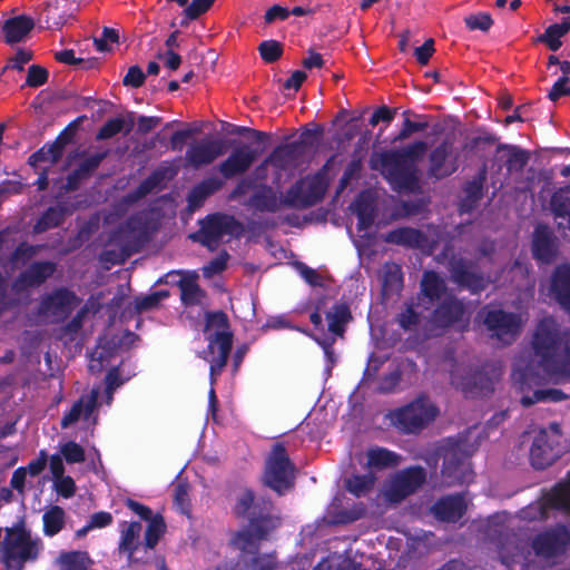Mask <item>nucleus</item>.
Masks as SVG:
<instances>
[{"mask_svg": "<svg viewBox=\"0 0 570 570\" xmlns=\"http://www.w3.org/2000/svg\"><path fill=\"white\" fill-rule=\"evenodd\" d=\"M533 356L521 355L512 380L521 393L543 384L570 377V337L560 333L557 322L547 317L537 326L532 341Z\"/></svg>", "mask_w": 570, "mask_h": 570, "instance_id": "f257e3e1", "label": "nucleus"}, {"mask_svg": "<svg viewBox=\"0 0 570 570\" xmlns=\"http://www.w3.org/2000/svg\"><path fill=\"white\" fill-rule=\"evenodd\" d=\"M424 141H416L400 151L387 153L383 156V174L395 190L413 191L417 187L416 171L406 166V163H415L426 151Z\"/></svg>", "mask_w": 570, "mask_h": 570, "instance_id": "f03ea898", "label": "nucleus"}, {"mask_svg": "<svg viewBox=\"0 0 570 570\" xmlns=\"http://www.w3.org/2000/svg\"><path fill=\"white\" fill-rule=\"evenodd\" d=\"M42 550L41 539L24 528H7L0 547V560L7 570H21L27 561L36 560Z\"/></svg>", "mask_w": 570, "mask_h": 570, "instance_id": "7ed1b4c3", "label": "nucleus"}, {"mask_svg": "<svg viewBox=\"0 0 570 570\" xmlns=\"http://www.w3.org/2000/svg\"><path fill=\"white\" fill-rule=\"evenodd\" d=\"M205 335L208 341V352L205 358L210 364L213 383L216 373H219L226 365L232 347V333L224 313H213L207 316Z\"/></svg>", "mask_w": 570, "mask_h": 570, "instance_id": "20e7f679", "label": "nucleus"}, {"mask_svg": "<svg viewBox=\"0 0 570 570\" xmlns=\"http://www.w3.org/2000/svg\"><path fill=\"white\" fill-rule=\"evenodd\" d=\"M421 285L424 296L430 298V301H442L433 315L435 324L444 327L464 320L466 314L465 306L446 293L443 279L434 272H425Z\"/></svg>", "mask_w": 570, "mask_h": 570, "instance_id": "39448f33", "label": "nucleus"}, {"mask_svg": "<svg viewBox=\"0 0 570 570\" xmlns=\"http://www.w3.org/2000/svg\"><path fill=\"white\" fill-rule=\"evenodd\" d=\"M471 432L459 440H448L444 448L443 476L448 485L454 483H468L472 479V470L468 458L475 451L476 444L469 443Z\"/></svg>", "mask_w": 570, "mask_h": 570, "instance_id": "423d86ee", "label": "nucleus"}, {"mask_svg": "<svg viewBox=\"0 0 570 570\" xmlns=\"http://www.w3.org/2000/svg\"><path fill=\"white\" fill-rule=\"evenodd\" d=\"M263 480L267 487L278 494H283L293 488L295 468L282 445L276 444L272 449L266 460Z\"/></svg>", "mask_w": 570, "mask_h": 570, "instance_id": "0eeeda50", "label": "nucleus"}, {"mask_svg": "<svg viewBox=\"0 0 570 570\" xmlns=\"http://www.w3.org/2000/svg\"><path fill=\"white\" fill-rule=\"evenodd\" d=\"M562 435L557 424L540 429L530 449V461L535 469L551 465L564 451L561 444Z\"/></svg>", "mask_w": 570, "mask_h": 570, "instance_id": "6e6552de", "label": "nucleus"}, {"mask_svg": "<svg viewBox=\"0 0 570 570\" xmlns=\"http://www.w3.org/2000/svg\"><path fill=\"white\" fill-rule=\"evenodd\" d=\"M438 413V409L428 399L420 397L411 404L393 411L390 419L400 430L413 433L432 422Z\"/></svg>", "mask_w": 570, "mask_h": 570, "instance_id": "1a4fd4ad", "label": "nucleus"}, {"mask_svg": "<svg viewBox=\"0 0 570 570\" xmlns=\"http://www.w3.org/2000/svg\"><path fill=\"white\" fill-rule=\"evenodd\" d=\"M269 510L271 503L264 502L263 507H261L255 502L252 491L243 490L238 493L235 512L249 520V528L244 532L267 533L268 530L275 529L279 524V520L271 517Z\"/></svg>", "mask_w": 570, "mask_h": 570, "instance_id": "9d476101", "label": "nucleus"}, {"mask_svg": "<svg viewBox=\"0 0 570 570\" xmlns=\"http://www.w3.org/2000/svg\"><path fill=\"white\" fill-rule=\"evenodd\" d=\"M141 531V524L136 521H124L119 524L118 551L126 556L129 566L145 563L149 560L145 542L140 540Z\"/></svg>", "mask_w": 570, "mask_h": 570, "instance_id": "9b49d317", "label": "nucleus"}, {"mask_svg": "<svg viewBox=\"0 0 570 570\" xmlns=\"http://www.w3.org/2000/svg\"><path fill=\"white\" fill-rule=\"evenodd\" d=\"M328 186V177L325 170L314 176H308L297 183L287 194L289 206L305 207L320 200Z\"/></svg>", "mask_w": 570, "mask_h": 570, "instance_id": "f8f14e48", "label": "nucleus"}, {"mask_svg": "<svg viewBox=\"0 0 570 570\" xmlns=\"http://www.w3.org/2000/svg\"><path fill=\"white\" fill-rule=\"evenodd\" d=\"M425 481L422 468H409L391 476L384 488V497L391 502H400L415 492Z\"/></svg>", "mask_w": 570, "mask_h": 570, "instance_id": "ddd939ff", "label": "nucleus"}, {"mask_svg": "<svg viewBox=\"0 0 570 570\" xmlns=\"http://www.w3.org/2000/svg\"><path fill=\"white\" fill-rule=\"evenodd\" d=\"M240 232L242 226L232 216L216 214L203 222L198 237L202 244L215 249L226 236H237Z\"/></svg>", "mask_w": 570, "mask_h": 570, "instance_id": "4468645a", "label": "nucleus"}, {"mask_svg": "<svg viewBox=\"0 0 570 570\" xmlns=\"http://www.w3.org/2000/svg\"><path fill=\"white\" fill-rule=\"evenodd\" d=\"M500 373L494 377H489L483 372H472L470 368L458 365L451 372V383L455 389L461 390L466 396H481L493 390L494 379L498 380Z\"/></svg>", "mask_w": 570, "mask_h": 570, "instance_id": "2eb2a0df", "label": "nucleus"}, {"mask_svg": "<svg viewBox=\"0 0 570 570\" xmlns=\"http://www.w3.org/2000/svg\"><path fill=\"white\" fill-rule=\"evenodd\" d=\"M78 303L79 301L73 293L67 289H58L42 299L39 316L43 322H61L77 307Z\"/></svg>", "mask_w": 570, "mask_h": 570, "instance_id": "dca6fc26", "label": "nucleus"}, {"mask_svg": "<svg viewBox=\"0 0 570 570\" xmlns=\"http://www.w3.org/2000/svg\"><path fill=\"white\" fill-rule=\"evenodd\" d=\"M484 324L503 343H510L519 332L523 318L521 314H505L498 309H485Z\"/></svg>", "mask_w": 570, "mask_h": 570, "instance_id": "f3484780", "label": "nucleus"}, {"mask_svg": "<svg viewBox=\"0 0 570 570\" xmlns=\"http://www.w3.org/2000/svg\"><path fill=\"white\" fill-rule=\"evenodd\" d=\"M570 544V532L566 527H558L538 535L533 549L538 557L550 559L562 554Z\"/></svg>", "mask_w": 570, "mask_h": 570, "instance_id": "a211bd4d", "label": "nucleus"}, {"mask_svg": "<svg viewBox=\"0 0 570 570\" xmlns=\"http://www.w3.org/2000/svg\"><path fill=\"white\" fill-rule=\"evenodd\" d=\"M257 158V151L247 144L234 148L229 156L219 164L218 170L226 179L247 171Z\"/></svg>", "mask_w": 570, "mask_h": 570, "instance_id": "6ab92c4d", "label": "nucleus"}, {"mask_svg": "<svg viewBox=\"0 0 570 570\" xmlns=\"http://www.w3.org/2000/svg\"><path fill=\"white\" fill-rule=\"evenodd\" d=\"M224 154L220 140H200L190 145L186 151L185 160L194 168L207 166Z\"/></svg>", "mask_w": 570, "mask_h": 570, "instance_id": "aec40b11", "label": "nucleus"}, {"mask_svg": "<svg viewBox=\"0 0 570 570\" xmlns=\"http://www.w3.org/2000/svg\"><path fill=\"white\" fill-rule=\"evenodd\" d=\"M99 389H94L89 395L82 396L62 417L61 424L68 428L79 420H83L88 424H95L96 417L92 416L97 405Z\"/></svg>", "mask_w": 570, "mask_h": 570, "instance_id": "412c9836", "label": "nucleus"}, {"mask_svg": "<svg viewBox=\"0 0 570 570\" xmlns=\"http://www.w3.org/2000/svg\"><path fill=\"white\" fill-rule=\"evenodd\" d=\"M456 169V157L453 155L452 146L448 142L435 148L431 154V173L441 178L451 175Z\"/></svg>", "mask_w": 570, "mask_h": 570, "instance_id": "4be33fe9", "label": "nucleus"}, {"mask_svg": "<svg viewBox=\"0 0 570 570\" xmlns=\"http://www.w3.org/2000/svg\"><path fill=\"white\" fill-rule=\"evenodd\" d=\"M466 500L463 495H452L441 499L435 503L432 511L441 521L455 522L466 510Z\"/></svg>", "mask_w": 570, "mask_h": 570, "instance_id": "5701e85b", "label": "nucleus"}, {"mask_svg": "<svg viewBox=\"0 0 570 570\" xmlns=\"http://www.w3.org/2000/svg\"><path fill=\"white\" fill-rule=\"evenodd\" d=\"M533 255L541 263H550L557 254L556 239L547 226L539 225L535 228L532 245Z\"/></svg>", "mask_w": 570, "mask_h": 570, "instance_id": "b1692460", "label": "nucleus"}, {"mask_svg": "<svg viewBox=\"0 0 570 570\" xmlns=\"http://www.w3.org/2000/svg\"><path fill=\"white\" fill-rule=\"evenodd\" d=\"M550 294L570 313V265L559 266L550 282Z\"/></svg>", "mask_w": 570, "mask_h": 570, "instance_id": "393cba45", "label": "nucleus"}, {"mask_svg": "<svg viewBox=\"0 0 570 570\" xmlns=\"http://www.w3.org/2000/svg\"><path fill=\"white\" fill-rule=\"evenodd\" d=\"M376 204L371 191H363L352 205V210L357 215L358 232H366L374 220Z\"/></svg>", "mask_w": 570, "mask_h": 570, "instance_id": "a878e982", "label": "nucleus"}, {"mask_svg": "<svg viewBox=\"0 0 570 570\" xmlns=\"http://www.w3.org/2000/svg\"><path fill=\"white\" fill-rule=\"evenodd\" d=\"M250 205L258 210L276 212L284 206H289L287 195L278 196L271 187L258 188L250 199Z\"/></svg>", "mask_w": 570, "mask_h": 570, "instance_id": "bb28decb", "label": "nucleus"}, {"mask_svg": "<svg viewBox=\"0 0 570 570\" xmlns=\"http://www.w3.org/2000/svg\"><path fill=\"white\" fill-rule=\"evenodd\" d=\"M45 22L49 29L61 28L71 17L68 0H50L43 11Z\"/></svg>", "mask_w": 570, "mask_h": 570, "instance_id": "cd10ccee", "label": "nucleus"}, {"mask_svg": "<svg viewBox=\"0 0 570 570\" xmlns=\"http://www.w3.org/2000/svg\"><path fill=\"white\" fill-rule=\"evenodd\" d=\"M364 460L361 463L370 470H382L399 465L401 462V458L396 453L383 448L367 450L364 454Z\"/></svg>", "mask_w": 570, "mask_h": 570, "instance_id": "c85d7f7f", "label": "nucleus"}, {"mask_svg": "<svg viewBox=\"0 0 570 570\" xmlns=\"http://www.w3.org/2000/svg\"><path fill=\"white\" fill-rule=\"evenodd\" d=\"M55 563L58 570H89L94 561L85 551H62Z\"/></svg>", "mask_w": 570, "mask_h": 570, "instance_id": "c756f323", "label": "nucleus"}, {"mask_svg": "<svg viewBox=\"0 0 570 570\" xmlns=\"http://www.w3.org/2000/svg\"><path fill=\"white\" fill-rule=\"evenodd\" d=\"M33 26V20L27 16H18L7 20L3 26L7 42L21 41L31 31Z\"/></svg>", "mask_w": 570, "mask_h": 570, "instance_id": "7c9ffc66", "label": "nucleus"}, {"mask_svg": "<svg viewBox=\"0 0 570 570\" xmlns=\"http://www.w3.org/2000/svg\"><path fill=\"white\" fill-rule=\"evenodd\" d=\"M294 149L289 146L275 149L272 155L256 169V176L263 178V171L273 168L275 170H285L288 164L294 159Z\"/></svg>", "mask_w": 570, "mask_h": 570, "instance_id": "2f4dec72", "label": "nucleus"}, {"mask_svg": "<svg viewBox=\"0 0 570 570\" xmlns=\"http://www.w3.org/2000/svg\"><path fill=\"white\" fill-rule=\"evenodd\" d=\"M452 277L455 283L468 286L472 292H478L484 287V279L474 275L472 266L460 262H451Z\"/></svg>", "mask_w": 570, "mask_h": 570, "instance_id": "473e14b6", "label": "nucleus"}, {"mask_svg": "<svg viewBox=\"0 0 570 570\" xmlns=\"http://www.w3.org/2000/svg\"><path fill=\"white\" fill-rule=\"evenodd\" d=\"M55 272V265L49 262L31 265L17 282L18 287L33 286L42 283Z\"/></svg>", "mask_w": 570, "mask_h": 570, "instance_id": "72a5a7b5", "label": "nucleus"}, {"mask_svg": "<svg viewBox=\"0 0 570 570\" xmlns=\"http://www.w3.org/2000/svg\"><path fill=\"white\" fill-rule=\"evenodd\" d=\"M223 187V180L218 177H209L193 188L188 196V203L191 208L198 207L213 193Z\"/></svg>", "mask_w": 570, "mask_h": 570, "instance_id": "f704fd0d", "label": "nucleus"}, {"mask_svg": "<svg viewBox=\"0 0 570 570\" xmlns=\"http://www.w3.org/2000/svg\"><path fill=\"white\" fill-rule=\"evenodd\" d=\"M544 505L570 511V473L566 482L558 484L544 500Z\"/></svg>", "mask_w": 570, "mask_h": 570, "instance_id": "c9c22d12", "label": "nucleus"}, {"mask_svg": "<svg viewBox=\"0 0 570 570\" xmlns=\"http://www.w3.org/2000/svg\"><path fill=\"white\" fill-rule=\"evenodd\" d=\"M43 533L53 537L59 533L66 523V512L58 505H52L42 515Z\"/></svg>", "mask_w": 570, "mask_h": 570, "instance_id": "e433bc0d", "label": "nucleus"}, {"mask_svg": "<svg viewBox=\"0 0 570 570\" xmlns=\"http://www.w3.org/2000/svg\"><path fill=\"white\" fill-rule=\"evenodd\" d=\"M385 240L389 243L406 245L411 247H424L425 238L416 229L399 228L387 234Z\"/></svg>", "mask_w": 570, "mask_h": 570, "instance_id": "4c0bfd02", "label": "nucleus"}, {"mask_svg": "<svg viewBox=\"0 0 570 570\" xmlns=\"http://www.w3.org/2000/svg\"><path fill=\"white\" fill-rule=\"evenodd\" d=\"M570 31V21L569 19H564L561 23H556L550 26L546 32L539 37V41L547 43V46L552 50L557 51L562 42L561 38L566 36Z\"/></svg>", "mask_w": 570, "mask_h": 570, "instance_id": "58836bf2", "label": "nucleus"}, {"mask_svg": "<svg viewBox=\"0 0 570 570\" xmlns=\"http://www.w3.org/2000/svg\"><path fill=\"white\" fill-rule=\"evenodd\" d=\"M350 318L348 307L344 304H336L327 313L328 330L336 336H341L344 331V325Z\"/></svg>", "mask_w": 570, "mask_h": 570, "instance_id": "ea45409f", "label": "nucleus"}, {"mask_svg": "<svg viewBox=\"0 0 570 570\" xmlns=\"http://www.w3.org/2000/svg\"><path fill=\"white\" fill-rule=\"evenodd\" d=\"M166 530V524L160 515H155L149 520L146 533H145V548L149 558L151 557V550L156 547L159 539L163 537Z\"/></svg>", "mask_w": 570, "mask_h": 570, "instance_id": "a19ab883", "label": "nucleus"}, {"mask_svg": "<svg viewBox=\"0 0 570 570\" xmlns=\"http://www.w3.org/2000/svg\"><path fill=\"white\" fill-rule=\"evenodd\" d=\"M570 193L569 188L560 189L552 196L551 207L557 217L567 218V227L570 229Z\"/></svg>", "mask_w": 570, "mask_h": 570, "instance_id": "79ce46f5", "label": "nucleus"}, {"mask_svg": "<svg viewBox=\"0 0 570 570\" xmlns=\"http://www.w3.org/2000/svg\"><path fill=\"white\" fill-rule=\"evenodd\" d=\"M196 275L185 276L180 281L181 298L186 304L200 302L203 293L196 283Z\"/></svg>", "mask_w": 570, "mask_h": 570, "instance_id": "37998d69", "label": "nucleus"}, {"mask_svg": "<svg viewBox=\"0 0 570 570\" xmlns=\"http://www.w3.org/2000/svg\"><path fill=\"white\" fill-rule=\"evenodd\" d=\"M374 484V476L353 475L346 481V489L356 497L365 494Z\"/></svg>", "mask_w": 570, "mask_h": 570, "instance_id": "c03bdc74", "label": "nucleus"}, {"mask_svg": "<svg viewBox=\"0 0 570 570\" xmlns=\"http://www.w3.org/2000/svg\"><path fill=\"white\" fill-rule=\"evenodd\" d=\"M562 397V393L558 390H537L533 392L532 396L523 394L521 397V403L523 406H530L538 402L560 401Z\"/></svg>", "mask_w": 570, "mask_h": 570, "instance_id": "a18cd8bd", "label": "nucleus"}, {"mask_svg": "<svg viewBox=\"0 0 570 570\" xmlns=\"http://www.w3.org/2000/svg\"><path fill=\"white\" fill-rule=\"evenodd\" d=\"M62 219V212L59 208L48 209L35 226L37 233L57 226Z\"/></svg>", "mask_w": 570, "mask_h": 570, "instance_id": "49530a36", "label": "nucleus"}, {"mask_svg": "<svg viewBox=\"0 0 570 570\" xmlns=\"http://www.w3.org/2000/svg\"><path fill=\"white\" fill-rule=\"evenodd\" d=\"M60 452L68 463H79L85 460L83 449L75 442L62 444Z\"/></svg>", "mask_w": 570, "mask_h": 570, "instance_id": "de8ad7c7", "label": "nucleus"}, {"mask_svg": "<svg viewBox=\"0 0 570 570\" xmlns=\"http://www.w3.org/2000/svg\"><path fill=\"white\" fill-rule=\"evenodd\" d=\"M464 21L469 29L482 31H487L493 23L490 14L484 12L470 14L464 19Z\"/></svg>", "mask_w": 570, "mask_h": 570, "instance_id": "09e8293b", "label": "nucleus"}, {"mask_svg": "<svg viewBox=\"0 0 570 570\" xmlns=\"http://www.w3.org/2000/svg\"><path fill=\"white\" fill-rule=\"evenodd\" d=\"M53 485L57 493L63 498H71L76 491V484L72 478L67 475H60L53 479Z\"/></svg>", "mask_w": 570, "mask_h": 570, "instance_id": "8fccbe9b", "label": "nucleus"}, {"mask_svg": "<svg viewBox=\"0 0 570 570\" xmlns=\"http://www.w3.org/2000/svg\"><path fill=\"white\" fill-rule=\"evenodd\" d=\"M228 254L223 253L209 262L206 266L203 267L204 276L207 278L213 277L216 274L222 273L227 265Z\"/></svg>", "mask_w": 570, "mask_h": 570, "instance_id": "3c124183", "label": "nucleus"}, {"mask_svg": "<svg viewBox=\"0 0 570 570\" xmlns=\"http://www.w3.org/2000/svg\"><path fill=\"white\" fill-rule=\"evenodd\" d=\"M174 502L183 513H188L189 509V495L188 485L184 483H177L174 492Z\"/></svg>", "mask_w": 570, "mask_h": 570, "instance_id": "603ef678", "label": "nucleus"}, {"mask_svg": "<svg viewBox=\"0 0 570 570\" xmlns=\"http://www.w3.org/2000/svg\"><path fill=\"white\" fill-rule=\"evenodd\" d=\"M259 52L262 58L267 62H273L282 53V49L278 42L276 41H264L259 45Z\"/></svg>", "mask_w": 570, "mask_h": 570, "instance_id": "864d4df0", "label": "nucleus"}, {"mask_svg": "<svg viewBox=\"0 0 570 570\" xmlns=\"http://www.w3.org/2000/svg\"><path fill=\"white\" fill-rule=\"evenodd\" d=\"M125 121L120 118H115L107 121L102 128L99 130L98 138L99 139H108L117 135L124 129Z\"/></svg>", "mask_w": 570, "mask_h": 570, "instance_id": "5fc2aeb1", "label": "nucleus"}, {"mask_svg": "<svg viewBox=\"0 0 570 570\" xmlns=\"http://www.w3.org/2000/svg\"><path fill=\"white\" fill-rule=\"evenodd\" d=\"M215 0H193L189 6L185 9V14L189 19H196L204 12H206Z\"/></svg>", "mask_w": 570, "mask_h": 570, "instance_id": "6e6d98bb", "label": "nucleus"}, {"mask_svg": "<svg viewBox=\"0 0 570 570\" xmlns=\"http://www.w3.org/2000/svg\"><path fill=\"white\" fill-rule=\"evenodd\" d=\"M297 272L304 278L306 283H308L312 286H322L323 285V277L314 269L307 267L304 264H297Z\"/></svg>", "mask_w": 570, "mask_h": 570, "instance_id": "4d7b16f0", "label": "nucleus"}, {"mask_svg": "<svg viewBox=\"0 0 570 570\" xmlns=\"http://www.w3.org/2000/svg\"><path fill=\"white\" fill-rule=\"evenodd\" d=\"M59 156V150L56 147L42 148L30 157V164L36 166L39 161L47 160L50 163L56 161Z\"/></svg>", "mask_w": 570, "mask_h": 570, "instance_id": "13d9d810", "label": "nucleus"}, {"mask_svg": "<svg viewBox=\"0 0 570 570\" xmlns=\"http://www.w3.org/2000/svg\"><path fill=\"white\" fill-rule=\"evenodd\" d=\"M48 73L40 67L32 66L29 68L27 83L31 87H38L46 82Z\"/></svg>", "mask_w": 570, "mask_h": 570, "instance_id": "bf43d9fd", "label": "nucleus"}, {"mask_svg": "<svg viewBox=\"0 0 570 570\" xmlns=\"http://www.w3.org/2000/svg\"><path fill=\"white\" fill-rule=\"evenodd\" d=\"M563 96H570V86L568 85V78L564 76L559 79L549 92V98L553 101L558 100Z\"/></svg>", "mask_w": 570, "mask_h": 570, "instance_id": "052dcab7", "label": "nucleus"}, {"mask_svg": "<svg viewBox=\"0 0 570 570\" xmlns=\"http://www.w3.org/2000/svg\"><path fill=\"white\" fill-rule=\"evenodd\" d=\"M434 52V41L432 39L426 40L421 47L415 49V58L419 63L425 65Z\"/></svg>", "mask_w": 570, "mask_h": 570, "instance_id": "680f3d73", "label": "nucleus"}, {"mask_svg": "<svg viewBox=\"0 0 570 570\" xmlns=\"http://www.w3.org/2000/svg\"><path fill=\"white\" fill-rule=\"evenodd\" d=\"M118 41V33L114 29L105 28L101 38L96 39L95 43L99 51L109 50L108 43H115Z\"/></svg>", "mask_w": 570, "mask_h": 570, "instance_id": "e2e57ef3", "label": "nucleus"}, {"mask_svg": "<svg viewBox=\"0 0 570 570\" xmlns=\"http://www.w3.org/2000/svg\"><path fill=\"white\" fill-rule=\"evenodd\" d=\"M144 79H145V76H144V72L141 71V69L137 66H134V67L129 68L127 75L125 76L124 83L126 86H131V87L137 88L142 85Z\"/></svg>", "mask_w": 570, "mask_h": 570, "instance_id": "0e129e2a", "label": "nucleus"}, {"mask_svg": "<svg viewBox=\"0 0 570 570\" xmlns=\"http://www.w3.org/2000/svg\"><path fill=\"white\" fill-rule=\"evenodd\" d=\"M111 522H112V515H111V513L106 512V511L96 512L89 519V523H90V527H92V529L105 528V527L111 524Z\"/></svg>", "mask_w": 570, "mask_h": 570, "instance_id": "69168bd1", "label": "nucleus"}, {"mask_svg": "<svg viewBox=\"0 0 570 570\" xmlns=\"http://www.w3.org/2000/svg\"><path fill=\"white\" fill-rule=\"evenodd\" d=\"M31 57L32 55L30 51L19 50L6 68L22 70L24 65L31 60Z\"/></svg>", "mask_w": 570, "mask_h": 570, "instance_id": "338daca9", "label": "nucleus"}, {"mask_svg": "<svg viewBox=\"0 0 570 570\" xmlns=\"http://www.w3.org/2000/svg\"><path fill=\"white\" fill-rule=\"evenodd\" d=\"M399 322L404 330H410L419 322V315L413 307L410 306L400 315Z\"/></svg>", "mask_w": 570, "mask_h": 570, "instance_id": "774afa93", "label": "nucleus"}]
</instances>
